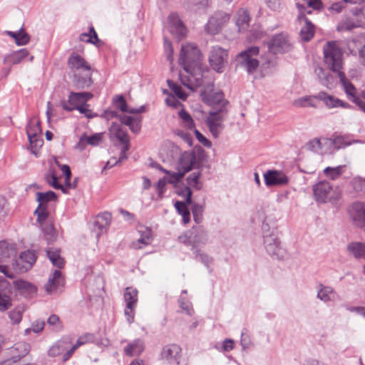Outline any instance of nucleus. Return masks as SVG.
I'll list each match as a JSON object with an SVG mask.
<instances>
[{
    "label": "nucleus",
    "mask_w": 365,
    "mask_h": 365,
    "mask_svg": "<svg viewBox=\"0 0 365 365\" xmlns=\"http://www.w3.org/2000/svg\"><path fill=\"white\" fill-rule=\"evenodd\" d=\"M200 51L195 43H186L182 45L179 62L184 72L180 73V79L183 86L194 91L202 85L207 66L200 62Z\"/></svg>",
    "instance_id": "nucleus-1"
},
{
    "label": "nucleus",
    "mask_w": 365,
    "mask_h": 365,
    "mask_svg": "<svg viewBox=\"0 0 365 365\" xmlns=\"http://www.w3.org/2000/svg\"><path fill=\"white\" fill-rule=\"evenodd\" d=\"M324 63L333 72L336 73L348 98L355 103L365 113V102L357 96L354 86L347 79L343 68V53L336 42L329 41L323 48Z\"/></svg>",
    "instance_id": "nucleus-2"
},
{
    "label": "nucleus",
    "mask_w": 365,
    "mask_h": 365,
    "mask_svg": "<svg viewBox=\"0 0 365 365\" xmlns=\"http://www.w3.org/2000/svg\"><path fill=\"white\" fill-rule=\"evenodd\" d=\"M63 158L56 157L53 160V163L61 171L62 174L55 170L53 163L51 168L45 175L46 181L48 185L56 190H61L62 192L67 193L68 189V165L63 163Z\"/></svg>",
    "instance_id": "nucleus-3"
},
{
    "label": "nucleus",
    "mask_w": 365,
    "mask_h": 365,
    "mask_svg": "<svg viewBox=\"0 0 365 365\" xmlns=\"http://www.w3.org/2000/svg\"><path fill=\"white\" fill-rule=\"evenodd\" d=\"M313 192L315 200L321 204L330 202L332 205H336L342 197L341 189L339 186L332 187L326 180L315 184L313 186Z\"/></svg>",
    "instance_id": "nucleus-4"
},
{
    "label": "nucleus",
    "mask_w": 365,
    "mask_h": 365,
    "mask_svg": "<svg viewBox=\"0 0 365 365\" xmlns=\"http://www.w3.org/2000/svg\"><path fill=\"white\" fill-rule=\"evenodd\" d=\"M178 240L186 246H191L192 250L195 251L206 245L208 240V235L202 226L197 225L193 226L191 229L180 235Z\"/></svg>",
    "instance_id": "nucleus-5"
},
{
    "label": "nucleus",
    "mask_w": 365,
    "mask_h": 365,
    "mask_svg": "<svg viewBox=\"0 0 365 365\" xmlns=\"http://www.w3.org/2000/svg\"><path fill=\"white\" fill-rule=\"evenodd\" d=\"M264 245L267 253L274 258L281 259L284 257V250L280 245V241L277 237V230L270 229L267 223L262 224Z\"/></svg>",
    "instance_id": "nucleus-6"
},
{
    "label": "nucleus",
    "mask_w": 365,
    "mask_h": 365,
    "mask_svg": "<svg viewBox=\"0 0 365 365\" xmlns=\"http://www.w3.org/2000/svg\"><path fill=\"white\" fill-rule=\"evenodd\" d=\"M93 97L90 92H70V111L78 110L88 118H93L98 116L89 108L87 103Z\"/></svg>",
    "instance_id": "nucleus-7"
},
{
    "label": "nucleus",
    "mask_w": 365,
    "mask_h": 365,
    "mask_svg": "<svg viewBox=\"0 0 365 365\" xmlns=\"http://www.w3.org/2000/svg\"><path fill=\"white\" fill-rule=\"evenodd\" d=\"M17 251L14 245L5 240L0 241V272L12 274Z\"/></svg>",
    "instance_id": "nucleus-8"
},
{
    "label": "nucleus",
    "mask_w": 365,
    "mask_h": 365,
    "mask_svg": "<svg viewBox=\"0 0 365 365\" xmlns=\"http://www.w3.org/2000/svg\"><path fill=\"white\" fill-rule=\"evenodd\" d=\"M257 46H250L241 51L237 56L238 64L250 74L255 73L259 67V61L256 57L259 55Z\"/></svg>",
    "instance_id": "nucleus-9"
},
{
    "label": "nucleus",
    "mask_w": 365,
    "mask_h": 365,
    "mask_svg": "<svg viewBox=\"0 0 365 365\" xmlns=\"http://www.w3.org/2000/svg\"><path fill=\"white\" fill-rule=\"evenodd\" d=\"M227 113V108H217L209 112L205 118V124L213 137L217 138L223 129V122Z\"/></svg>",
    "instance_id": "nucleus-10"
},
{
    "label": "nucleus",
    "mask_w": 365,
    "mask_h": 365,
    "mask_svg": "<svg viewBox=\"0 0 365 365\" xmlns=\"http://www.w3.org/2000/svg\"><path fill=\"white\" fill-rule=\"evenodd\" d=\"M200 96L202 101L207 105L212 106L213 110L217 108H227L228 101L224 98V95L221 91H214L212 86H208L205 90L201 91Z\"/></svg>",
    "instance_id": "nucleus-11"
},
{
    "label": "nucleus",
    "mask_w": 365,
    "mask_h": 365,
    "mask_svg": "<svg viewBox=\"0 0 365 365\" xmlns=\"http://www.w3.org/2000/svg\"><path fill=\"white\" fill-rule=\"evenodd\" d=\"M112 222V215L109 212H103L93 217L88 222L89 229L96 233L97 238L107 232Z\"/></svg>",
    "instance_id": "nucleus-12"
},
{
    "label": "nucleus",
    "mask_w": 365,
    "mask_h": 365,
    "mask_svg": "<svg viewBox=\"0 0 365 365\" xmlns=\"http://www.w3.org/2000/svg\"><path fill=\"white\" fill-rule=\"evenodd\" d=\"M109 135L111 140L116 138L123 144L120 151V159H126V153L130 148V140L127 131L123 129L119 123L113 122L109 128Z\"/></svg>",
    "instance_id": "nucleus-13"
},
{
    "label": "nucleus",
    "mask_w": 365,
    "mask_h": 365,
    "mask_svg": "<svg viewBox=\"0 0 365 365\" xmlns=\"http://www.w3.org/2000/svg\"><path fill=\"white\" fill-rule=\"evenodd\" d=\"M109 135L111 140L116 138L123 144L120 151V159H126V153L130 148V140L127 131L123 129L119 123L113 122L109 128Z\"/></svg>",
    "instance_id": "nucleus-14"
},
{
    "label": "nucleus",
    "mask_w": 365,
    "mask_h": 365,
    "mask_svg": "<svg viewBox=\"0 0 365 365\" xmlns=\"http://www.w3.org/2000/svg\"><path fill=\"white\" fill-rule=\"evenodd\" d=\"M72 83L76 89H85L93 84L92 78L93 68H88V70L72 71Z\"/></svg>",
    "instance_id": "nucleus-15"
},
{
    "label": "nucleus",
    "mask_w": 365,
    "mask_h": 365,
    "mask_svg": "<svg viewBox=\"0 0 365 365\" xmlns=\"http://www.w3.org/2000/svg\"><path fill=\"white\" fill-rule=\"evenodd\" d=\"M228 53L226 49L220 46H213L209 56V62L211 67L218 73L224 71L225 66L227 62Z\"/></svg>",
    "instance_id": "nucleus-16"
},
{
    "label": "nucleus",
    "mask_w": 365,
    "mask_h": 365,
    "mask_svg": "<svg viewBox=\"0 0 365 365\" xmlns=\"http://www.w3.org/2000/svg\"><path fill=\"white\" fill-rule=\"evenodd\" d=\"M268 48L274 54L283 53L292 49V43L286 34L280 33L272 38Z\"/></svg>",
    "instance_id": "nucleus-17"
},
{
    "label": "nucleus",
    "mask_w": 365,
    "mask_h": 365,
    "mask_svg": "<svg viewBox=\"0 0 365 365\" xmlns=\"http://www.w3.org/2000/svg\"><path fill=\"white\" fill-rule=\"evenodd\" d=\"M36 257L33 251L27 250L21 252L18 258L16 257L13 272L24 273L28 272L34 265Z\"/></svg>",
    "instance_id": "nucleus-18"
},
{
    "label": "nucleus",
    "mask_w": 365,
    "mask_h": 365,
    "mask_svg": "<svg viewBox=\"0 0 365 365\" xmlns=\"http://www.w3.org/2000/svg\"><path fill=\"white\" fill-rule=\"evenodd\" d=\"M230 20V16L225 12H217L211 16L205 26L207 33L215 35L217 34L222 26Z\"/></svg>",
    "instance_id": "nucleus-19"
},
{
    "label": "nucleus",
    "mask_w": 365,
    "mask_h": 365,
    "mask_svg": "<svg viewBox=\"0 0 365 365\" xmlns=\"http://www.w3.org/2000/svg\"><path fill=\"white\" fill-rule=\"evenodd\" d=\"M349 215L354 225L358 227H365V203L354 202L349 208Z\"/></svg>",
    "instance_id": "nucleus-20"
},
{
    "label": "nucleus",
    "mask_w": 365,
    "mask_h": 365,
    "mask_svg": "<svg viewBox=\"0 0 365 365\" xmlns=\"http://www.w3.org/2000/svg\"><path fill=\"white\" fill-rule=\"evenodd\" d=\"M180 195L185 197L186 202L176 201L174 205L178 212L182 216L184 224H187L190 221V212L187 204H192V191L189 187H185Z\"/></svg>",
    "instance_id": "nucleus-21"
},
{
    "label": "nucleus",
    "mask_w": 365,
    "mask_h": 365,
    "mask_svg": "<svg viewBox=\"0 0 365 365\" xmlns=\"http://www.w3.org/2000/svg\"><path fill=\"white\" fill-rule=\"evenodd\" d=\"M14 275H4L0 276V312H4L9 309L11 305V299L5 292L9 291V283L5 277L11 279L14 278Z\"/></svg>",
    "instance_id": "nucleus-22"
},
{
    "label": "nucleus",
    "mask_w": 365,
    "mask_h": 365,
    "mask_svg": "<svg viewBox=\"0 0 365 365\" xmlns=\"http://www.w3.org/2000/svg\"><path fill=\"white\" fill-rule=\"evenodd\" d=\"M80 52H72L70 54V71L88 70L92 67L91 63L86 59L83 53L84 48H81Z\"/></svg>",
    "instance_id": "nucleus-23"
},
{
    "label": "nucleus",
    "mask_w": 365,
    "mask_h": 365,
    "mask_svg": "<svg viewBox=\"0 0 365 365\" xmlns=\"http://www.w3.org/2000/svg\"><path fill=\"white\" fill-rule=\"evenodd\" d=\"M30 351V345L25 341H19L7 349V354L15 364L24 357Z\"/></svg>",
    "instance_id": "nucleus-24"
},
{
    "label": "nucleus",
    "mask_w": 365,
    "mask_h": 365,
    "mask_svg": "<svg viewBox=\"0 0 365 365\" xmlns=\"http://www.w3.org/2000/svg\"><path fill=\"white\" fill-rule=\"evenodd\" d=\"M265 184L267 186L283 185L288 182L287 177L282 172L269 170L264 174Z\"/></svg>",
    "instance_id": "nucleus-25"
},
{
    "label": "nucleus",
    "mask_w": 365,
    "mask_h": 365,
    "mask_svg": "<svg viewBox=\"0 0 365 365\" xmlns=\"http://www.w3.org/2000/svg\"><path fill=\"white\" fill-rule=\"evenodd\" d=\"M169 31L178 38L184 37L186 34V28L177 14H171L168 16Z\"/></svg>",
    "instance_id": "nucleus-26"
},
{
    "label": "nucleus",
    "mask_w": 365,
    "mask_h": 365,
    "mask_svg": "<svg viewBox=\"0 0 365 365\" xmlns=\"http://www.w3.org/2000/svg\"><path fill=\"white\" fill-rule=\"evenodd\" d=\"M138 233L140 234V237L132 243V247L135 250L142 249L150 245L153 240L152 230L149 227H140Z\"/></svg>",
    "instance_id": "nucleus-27"
},
{
    "label": "nucleus",
    "mask_w": 365,
    "mask_h": 365,
    "mask_svg": "<svg viewBox=\"0 0 365 365\" xmlns=\"http://www.w3.org/2000/svg\"><path fill=\"white\" fill-rule=\"evenodd\" d=\"M317 97L318 100L324 102L325 106L329 108H346L349 104L334 96L329 95L326 92H319L317 93Z\"/></svg>",
    "instance_id": "nucleus-28"
},
{
    "label": "nucleus",
    "mask_w": 365,
    "mask_h": 365,
    "mask_svg": "<svg viewBox=\"0 0 365 365\" xmlns=\"http://www.w3.org/2000/svg\"><path fill=\"white\" fill-rule=\"evenodd\" d=\"M48 354L50 356L56 357L63 355L64 361L68 359V342L67 340L58 341L48 350Z\"/></svg>",
    "instance_id": "nucleus-29"
},
{
    "label": "nucleus",
    "mask_w": 365,
    "mask_h": 365,
    "mask_svg": "<svg viewBox=\"0 0 365 365\" xmlns=\"http://www.w3.org/2000/svg\"><path fill=\"white\" fill-rule=\"evenodd\" d=\"M346 254L355 259H365V243L351 242L346 245Z\"/></svg>",
    "instance_id": "nucleus-30"
},
{
    "label": "nucleus",
    "mask_w": 365,
    "mask_h": 365,
    "mask_svg": "<svg viewBox=\"0 0 365 365\" xmlns=\"http://www.w3.org/2000/svg\"><path fill=\"white\" fill-rule=\"evenodd\" d=\"M28 56H29V51L26 48H21L6 55L3 61L5 64L15 65L20 63Z\"/></svg>",
    "instance_id": "nucleus-31"
},
{
    "label": "nucleus",
    "mask_w": 365,
    "mask_h": 365,
    "mask_svg": "<svg viewBox=\"0 0 365 365\" xmlns=\"http://www.w3.org/2000/svg\"><path fill=\"white\" fill-rule=\"evenodd\" d=\"M196 163V155L193 152H184L179 159V168L185 173L192 170Z\"/></svg>",
    "instance_id": "nucleus-32"
},
{
    "label": "nucleus",
    "mask_w": 365,
    "mask_h": 365,
    "mask_svg": "<svg viewBox=\"0 0 365 365\" xmlns=\"http://www.w3.org/2000/svg\"><path fill=\"white\" fill-rule=\"evenodd\" d=\"M181 348L177 344H170L165 346L162 351L163 359L168 360L170 363L178 361L180 358Z\"/></svg>",
    "instance_id": "nucleus-33"
},
{
    "label": "nucleus",
    "mask_w": 365,
    "mask_h": 365,
    "mask_svg": "<svg viewBox=\"0 0 365 365\" xmlns=\"http://www.w3.org/2000/svg\"><path fill=\"white\" fill-rule=\"evenodd\" d=\"M5 34L14 39L17 46H24L30 41V36L24 31L23 28L17 31H6Z\"/></svg>",
    "instance_id": "nucleus-34"
},
{
    "label": "nucleus",
    "mask_w": 365,
    "mask_h": 365,
    "mask_svg": "<svg viewBox=\"0 0 365 365\" xmlns=\"http://www.w3.org/2000/svg\"><path fill=\"white\" fill-rule=\"evenodd\" d=\"M250 20V14L246 9L242 8L237 11L236 14V25L240 31H245L248 28Z\"/></svg>",
    "instance_id": "nucleus-35"
},
{
    "label": "nucleus",
    "mask_w": 365,
    "mask_h": 365,
    "mask_svg": "<svg viewBox=\"0 0 365 365\" xmlns=\"http://www.w3.org/2000/svg\"><path fill=\"white\" fill-rule=\"evenodd\" d=\"M315 73L322 85L328 88L333 86L334 79L328 71H326L322 67H317L315 68Z\"/></svg>",
    "instance_id": "nucleus-36"
},
{
    "label": "nucleus",
    "mask_w": 365,
    "mask_h": 365,
    "mask_svg": "<svg viewBox=\"0 0 365 365\" xmlns=\"http://www.w3.org/2000/svg\"><path fill=\"white\" fill-rule=\"evenodd\" d=\"M144 350V343L138 339L128 344L124 349L125 354L129 356L140 355Z\"/></svg>",
    "instance_id": "nucleus-37"
},
{
    "label": "nucleus",
    "mask_w": 365,
    "mask_h": 365,
    "mask_svg": "<svg viewBox=\"0 0 365 365\" xmlns=\"http://www.w3.org/2000/svg\"><path fill=\"white\" fill-rule=\"evenodd\" d=\"M93 343L97 344V339L95 334L91 333H86L81 336H80L75 344H73L71 347H70V356L81 346H83L86 344Z\"/></svg>",
    "instance_id": "nucleus-38"
},
{
    "label": "nucleus",
    "mask_w": 365,
    "mask_h": 365,
    "mask_svg": "<svg viewBox=\"0 0 365 365\" xmlns=\"http://www.w3.org/2000/svg\"><path fill=\"white\" fill-rule=\"evenodd\" d=\"M125 305L136 307L138 301V291L133 287H126L123 294Z\"/></svg>",
    "instance_id": "nucleus-39"
},
{
    "label": "nucleus",
    "mask_w": 365,
    "mask_h": 365,
    "mask_svg": "<svg viewBox=\"0 0 365 365\" xmlns=\"http://www.w3.org/2000/svg\"><path fill=\"white\" fill-rule=\"evenodd\" d=\"M317 297L324 302H328L334 301L337 297V294L331 287H324L321 284L320 289L317 292Z\"/></svg>",
    "instance_id": "nucleus-40"
},
{
    "label": "nucleus",
    "mask_w": 365,
    "mask_h": 365,
    "mask_svg": "<svg viewBox=\"0 0 365 365\" xmlns=\"http://www.w3.org/2000/svg\"><path fill=\"white\" fill-rule=\"evenodd\" d=\"M364 25L354 18L348 17L341 20L337 25L336 29L339 31H351L354 28L361 27Z\"/></svg>",
    "instance_id": "nucleus-41"
},
{
    "label": "nucleus",
    "mask_w": 365,
    "mask_h": 365,
    "mask_svg": "<svg viewBox=\"0 0 365 365\" xmlns=\"http://www.w3.org/2000/svg\"><path fill=\"white\" fill-rule=\"evenodd\" d=\"M79 40L82 42H85L87 43H91L96 46H99L98 43H100V40L98 37V34L96 32L94 28L91 26L89 28V31L88 33H82L79 35Z\"/></svg>",
    "instance_id": "nucleus-42"
},
{
    "label": "nucleus",
    "mask_w": 365,
    "mask_h": 365,
    "mask_svg": "<svg viewBox=\"0 0 365 365\" xmlns=\"http://www.w3.org/2000/svg\"><path fill=\"white\" fill-rule=\"evenodd\" d=\"M314 32V26L309 19H305V24L300 31L302 39L306 42L310 41L313 38Z\"/></svg>",
    "instance_id": "nucleus-43"
},
{
    "label": "nucleus",
    "mask_w": 365,
    "mask_h": 365,
    "mask_svg": "<svg viewBox=\"0 0 365 365\" xmlns=\"http://www.w3.org/2000/svg\"><path fill=\"white\" fill-rule=\"evenodd\" d=\"M14 287L21 294H33L36 292V288L34 285L26 281L20 279L14 281Z\"/></svg>",
    "instance_id": "nucleus-44"
},
{
    "label": "nucleus",
    "mask_w": 365,
    "mask_h": 365,
    "mask_svg": "<svg viewBox=\"0 0 365 365\" xmlns=\"http://www.w3.org/2000/svg\"><path fill=\"white\" fill-rule=\"evenodd\" d=\"M26 133L28 138H34L41 135L40 121L37 118H34L30 120L26 128Z\"/></svg>",
    "instance_id": "nucleus-45"
},
{
    "label": "nucleus",
    "mask_w": 365,
    "mask_h": 365,
    "mask_svg": "<svg viewBox=\"0 0 365 365\" xmlns=\"http://www.w3.org/2000/svg\"><path fill=\"white\" fill-rule=\"evenodd\" d=\"M178 115L182 120L181 125L182 127L190 130H194L195 129V123L194 120L186 110L184 109L180 110L178 113Z\"/></svg>",
    "instance_id": "nucleus-46"
},
{
    "label": "nucleus",
    "mask_w": 365,
    "mask_h": 365,
    "mask_svg": "<svg viewBox=\"0 0 365 365\" xmlns=\"http://www.w3.org/2000/svg\"><path fill=\"white\" fill-rule=\"evenodd\" d=\"M345 169V165H339L336 167H327L324 170V174L330 180H335L339 178Z\"/></svg>",
    "instance_id": "nucleus-47"
},
{
    "label": "nucleus",
    "mask_w": 365,
    "mask_h": 365,
    "mask_svg": "<svg viewBox=\"0 0 365 365\" xmlns=\"http://www.w3.org/2000/svg\"><path fill=\"white\" fill-rule=\"evenodd\" d=\"M316 100H318V98L316 96H307L298 99H296L293 104L296 107H317V104L315 103Z\"/></svg>",
    "instance_id": "nucleus-48"
},
{
    "label": "nucleus",
    "mask_w": 365,
    "mask_h": 365,
    "mask_svg": "<svg viewBox=\"0 0 365 365\" xmlns=\"http://www.w3.org/2000/svg\"><path fill=\"white\" fill-rule=\"evenodd\" d=\"M62 275H53L48 282L45 284V290L48 294H52L56 291L60 284L63 282Z\"/></svg>",
    "instance_id": "nucleus-49"
},
{
    "label": "nucleus",
    "mask_w": 365,
    "mask_h": 365,
    "mask_svg": "<svg viewBox=\"0 0 365 365\" xmlns=\"http://www.w3.org/2000/svg\"><path fill=\"white\" fill-rule=\"evenodd\" d=\"M46 253L48 257L53 266H56L58 269H61L63 267L64 262L61 257L58 250H53L52 249H48L46 250Z\"/></svg>",
    "instance_id": "nucleus-50"
},
{
    "label": "nucleus",
    "mask_w": 365,
    "mask_h": 365,
    "mask_svg": "<svg viewBox=\"0 0 365 365\" xmlns=\"http://www.w3.org/2000/svg\"><path fill=\"white\" fill-rule=\"evenodd\" d=\"M34 214L36 215L37 216L38 222H39L40 223L44 222L49 214L47 209V205L38 203V205L36 209Z\"/></svg>",
    "instance_id": "nucleus-51"
},
{
    "label": "nucleus",
    "mask_w": 365,
    "mask_h": 365,
    "mask_svg": "<svg viewBox=\"0 0 365 365\" xmlns=\"http://www.w3.org/2000/svg\"><path fill=\"white\" fill-rule=\"evenodd\" d=\"M195 259L203 263L207 268L212 264V258L202 252L200 249L193 251Z\"/></svg>",
    "instance_id": "nucleus-52"
},
{
    "label": "nucleus",
    "mask_w": 365,
    "mask_h": 365,
    "mask_svg": "<svg viewBox=\"0 0 365 365\" xmlns=\"http://www.w3.org/2000/svg\"><path fill=\"white\" fill-rule=\"evenodd\" d=\"M37 201L38 203L47 205V203L50 201L54 200L56 197V194L53 191H48L46 192H37Z\"/></svg>",
    "instance_id": "nucleus-53"
},
{
    "label": "nucleus",
    "mask_w": 365,
    "mask_h": 365,
    "mask_svg": "<svg viewBox=\"0 0 365 365\" xmlns=\"http://www.w3.org/2000/svg\"><path fill=\"white\" fill-rule=\"evenodd\" d=\"M30 143V148L31 153L37 157L39 149L43 145V141L40 136H35L34 138H28Z\"/></svg>",
    "instance_id": "nucleus-54"
},
{
    "label": "nucleus",
    "mask_w": 365,
    "mask_h": 365,
    "mask_svg": "<svg viewBox=\"0 0 365 365\" xmlns=\"http://www.w3.org/2000/svg\"><path fill=\"white\" fill-rule=\"evenodd\" d=\"M25 311L24 307H17L9 313V317L13 324H19L22 319Z\"/></svg>",
    "instance_id": "nucleus-55"
},
{
    "label": "nucleus",
    "mask_w": 365,
    "mask_h": 365,
    "mask_svg": "<svg viewBox=\"0 0 365 365\" xmlns=\"http://www.w3.org/2000/svg\"><path fill=\"white\" fill-rule=\"evenodd\" d=\"M353 190L356 193L365 192V178L356 177L352 179L350 182Z\"/></svg>",
    "instance_id": "nucleus-56"
},
{
    "label": "nucleus",
    "mask_w": 365,
    "mask_h": 365,
    "mask_svg": "<svg viewBox=\"0 0 365 365\" xmlns=\"http://www.w3.org/2000/svg\"><path fill=\"white\" fill-rule=\"evenodd\" d=\"M204 212V206L197 203H194L192 207V213L194 221L199 224L202 220V213Z\"/></svg>",
    "instance_id": "nucleus-57"
},
{
    "label": "nucleus",
    "mask_w": 365,
    "mask_h": 365,
    "mask_svg": "<svg viewBox=\"0 0 365 365\" xmlns=\"http://www.w3.org/2000/svg\"><path fill=\"white\" fill-rule=\"evenodd\" d=\"M43 232L44 238L48 244H51L56 240V233L51 225L44 227L43 228Z\"/></svg>",
    "instance_id": "nucleus-58"
},
{
    "label": "nucleus",
    "mask_w": 365,
    "mask_h": 365,
    "mask_svg": "<svg viewBox=\"0 0 365 365\" xmlns=\"http://www.w3.org/2000/svg\"><path fill=\"white\" fill-rule=\"evenodd\" d=\"M114 106L122 112L128 110V105L125 99L122 95L116 96L113 99Z\"/></svg>",
    "instance_id": "nucleus-59"
},
{
    "label": "nucleus",
    "mask_w": 365,
    "mask_h": 365,
    "mask_svg": "<svg viewBox=\"0 0 365 365\" xmlns=\"http://www.w3.org/2000/svg\"><path fill=\"white\" fill-rule=\"evenodd\" d=\"M179 306L186 312L187 314L191 316L194 313L192 304L185 297L180 296L178 299Z\"/></svg>",
    "instance_id": "nucleus-60"
},
{
    "label": "nucleus",
    "mask_w": 365,
    "mask_h": 365,
    "mask_svg": "<svg viewBox=\"0 0 365 365\" xmlns=\"http://www.w3.org/2000/svg\"><path fill=\"white\" fill-rule=\"evenodd\" d=\"M168 84L169 88L179 98L182 100L186 99L187 95L182 91V88L179 85L172 82L170 80H168Z\"/></svg>",
    "instance_id": "nucleus-61"
},
{
    "label": "nucleus",
    "mask_w": 365,
    "mask_h": 365,
    "mask_svg": "<svg viewBox=\"0 0 365 365\" xmlns=\"http://www.w3.org/2000/svg\"><path fill=\"white\" fill-rule=\"evenodd\" d=\"M102 138L103 133H96L89 137H81L80 141L86 140V142L91 145H98L102 141Z\"/></svg>",
    "instance_id": "nucleus-62"
},
{
    "label": "nucleus",
    "mask_w": 365,
    "mask_h": 365,
    "mask_svg": "<svg viewBox=\"0 0 365 365\" xmlns=\"http://www.w3.org/2000/svg\"><path fill=\"white\" fill-rule=\"evenodd\" d=\"M184 174V173L180 172H170V174H167L168 177L165 179L168 183H176L180 180V179L183 177Z\"/></svg>",
    "instance_id": "nucleus-63"
},
{
    "label": "nucleus",
    "mask_w": 365,
    "mask_h": 365,
    "mask_svg": "<svg viewBox=\"0 0 365 365\" xmlns=\"http://www.w3.org/2000/svg\"><path fill=\"white\" fill-rule=\"evenodd\" d=\"M351 14L353 15L352 18L355 19L363 25L365 24V16L362 9H354L351 10Z\"/></svg>",
    "instance_id": "nucleus-64"
}]
</instances>
